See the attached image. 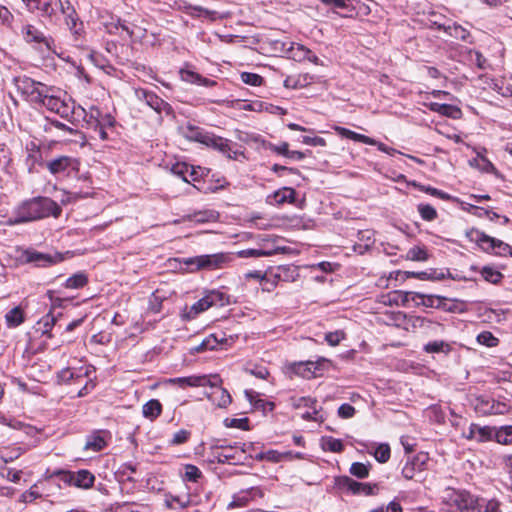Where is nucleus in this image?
<instances>
[{
	"mask_svg": "<svg viewBox=\"0 0 512 512\" xmlns=\"http://www.w3.org/2000/svg\"><path fill=\"white\" fill-rule=\"evenodd\" d=\"M250 374L259 378V379H267L269 376V371L265 366L256 365L252 369L249 370Z\"/></svg>",
	"mask_w": 512,
	"mask_h": 512,
	"instance_id": "774afa93",
	"label": "nucleus"
},
{
	"mask_svg": "<svg viewBox=\"0 0 512 512\" xmlns=\"http://www.w3.org/2000/svg\"><path fill=\"white\" fill-rule=\"evenodd\" d=\"M206 141L207 142L205 145L207 147H211L215 150H218L219 152L226 155L229 159H236L237 152H233V155L231 154V142L228 139L210 133Z\"/></svg>",
	"mask_w": 512,
	"mask_h": 512,
	"instance_id": "dca6fc26",
	"label": "nucleus"
},
{
	"mask_svg": "<svg viewBox=\"0 0 512 512\" xmlns=\"http://www.w3.org/2000/svg\"><path fill=\"white\" fill-rule=\"evenodd\" d=\"M56 477L59 478L63 483L74 486V472L70 471H57L54 473Z\"/></svg>",
	"mask_w": 512,
	"mask_h": 512,
	"instance_id": "338daca9",
	"label": "nucleus"
},
{
	"mask_svg": "<svg viewBox=\"0 0 512 512\" xmlns=\"http://www.w3.org/2000/svg\"><path fill=\"white\" fill-rule=\"evenodd\" d=\"M135 95L138 100L144 101L147 106L152 108L159 115H173V108L171 107V105L163 99H161L154 92L148 91L146 89H137L135 91Z\"/></svg>",
	"mask_w": 512,
	"mask_h": 512,
	"instance_id": "0eeeda50",
	"label": "nucleus"
},
{
	"mask_svg": "<svg viewBox=\"0 0 512 512\" xmlns=\"http://www.w3.org/2000/svg\"><path fill=\"white\" fill-rule=\"evenodd\" d=\"M373 455L375 459L380 463H386L390 458V447L386 443L379 444L374 452Z\"/></svg>",
	"mask_w": 512,
	"mask_h": 512,
	"instance_id": "49530a36",
	"label": "nucleus"
},
{
	"mask_svg": "<svg viewBox=\"0 0 512 512\" xmlns=\"http://www.w3.org/2000/svg\"><path fill=\"white\" fill-rule=\"evenodd\" d=\"M475 410L481 415H499L507 412V405L489 397L479 396L475 399Z\"/></svg>",
	"mask_w": 512,
	"mask_h": 512,
	"instance_id": "9b49d317",
	"label": "nucleus"
},
{
	"mask_svg": "<svg viewBox=\"0 0 512 512\" xmlns=\"http://www.w3.org/2000/svg\"><path fill=\"white\" fill-rule=\"evenodd\" d=\"M322 446L324 450H328L334 453H339L344 449L342 441L333 437L324 438Z\"/></svg>",
	"mask_w": 512,
	"mask_h": 512,
	"instance_id": "a18cd8bd",
	"label": "nucleus"
},
{
	"mask_svg": "<svg viewBox=\"0 0 512 512\" xmlns=\"http://www.w3.org/2000/svg\"><path fill=\"white\" fill-rule=\"evenodd\" d=\"M22 472L20 470H14L11 468H3L1 475L7 480L17 483L21 479Z\"/></svg>",
	"mask_w": 512,
	"mask_h": 512,
	"instance_id": "e2e57ef3",
	"label": "nucleus"
},
{
	"mask_svg": "<svg viewBox=\"0 0 512 512\" xmlns=\"http://www.w3.org/2000/svg\"><path fill=\"white\" fill-rule=\"evenodd\" d=\"M212 307H223L231 303L230 296L221 290H208L205 292Z\"/></svg>",
	"mask_w": 512,
	"mask_h": 512,
	"instance_id": "bb28decb",
	"label": "nucleus"
},
{
	"mask_svg": "<svg viewBox=\"0 0 512 512\" xmlns=\"http://www.w3.org/2000/svg\"><path fill=\"white\" fill-rule=\"evenodd\" d=\"M407 258L412 261H426L428 254L425 248L414 246L408 250Z\"/></svg>",
	"mask_w": 512,
	"mask_h": 512,
	"instance_id": "09e8293b",
	"label": "nucleus"
},
{
	"mask_svg": "<svg viewBox=\"0 0 512 512\" xmlns=\"http://www.w3.org/2000/svg\"><path fill=\"white\" fill-rule=\"evenodd\" d=\"M87 281V277L84 273H76L66 280L65 287L69 289H79L85 286Z\"/></svg>",
	"mask_w": 512,
	"mask_h": 512,
	"instance_id": "79ce46f5",
	"label": "nucleus"
},
{
	"mask_svg": "<svg viewBox=\"0 0 512 512\" xmlns=\"http://www.w3.org/2000/svg\"><path fill=\"white\" fill-rule=\"evenodd\" d=\"M493 439L502 445L512 444V425L501 426L498 429H494Z\"/></svg>",
	"mask_w": 512,
	"mask_h": 512,
	"instance_id": "2f4dec72",
	"label": "nucleus"
},
{
	"mask_svg": "<svg viewBox=\"0 0 512 512\" xmlns=\"http://www.w3.org/2000/svg\"><path fill=\"white\" fill-rule=\"evenodd\" d=\"M211 306V302L207 299V296L204 295L201 299L195 302L191 307L187 314L189 318L196 317L199 313H202L209 309Z\"/></svg>",
	"mask_w": 512,
	"mask_h": 512,
	"instance_id": "ea45409f",
	"label": "nucleus"
},
{
	"mask_svg": "<svg viewBox=\"0 0 512 512\" xmlns=\"http://www.w3.org/2000/svg\"><path fill=\"white\" fill-rule=\"evenodd\" d=\"M265 456L267 461L277 463L285 458L292 457V452L280 453L276 450H269L265 452Z\"/></svg>",
	"mask_w": 512,
	"mask_h": 512,
	"instance_id": "6e6d98bb",
	"label": "nucleus"
},
{
	"mask_svg": "<svg viewBox=\"0 0 512 512\" xmlns=\"http://www.w3.org/2000/svg\"><path fill=\"white\" fill-rule=\"evenodd\" d=\"M14 20L13 14L10 12V10L0 5V21L3 25L7 26L8 28L12 29V23Z\"/></svg>",
	"mask_w": 512,
	"mask_h": 512,
	"instance_id": "052dcab7",
	"label": "nucleus"
},
{
	"mask_svg": "<svg viewBox=\"0 0 512 512\" xmlns=\"http://www.w3.org/2000/svg\"><path fill=\"white\" fill-rule=\"evenodd\" d=\"M423 350L427 353H443L448 354L451 351L449 343L443 340H436L427 343Z\"/></svg>",
	"mask_w": 512,
	"mask_h": 512,
	"instance_id": "c9c22d12",
	"label": "nucleus"
},
{
	"mask_svg": "<svg viewBox=\"0 0 512 512\" xmlns=\"http://www.w3.org/2000/svg\"><path fill=\"white\" fill-rule=\"evenodd\" d=\"M61 212V207L54 200L48 197H36L22 203L15 210V215L10 217L6 224L13 226L49 216L58 217Z\"/></svg>",
	"mask_w": 512,
	"mask_h": 512,
	"instance_id": "f257e3e1",
	"label": "nucleus"
},
{
	"mask_svg": "<svg viewBox=\"0 0 512 512\" xmlns=\"http://www.w3.org/2000/svg\"><path fill=\"white\" fill-rule=\"evenodd\" d=\"M233 261V255L230 253L205 254L195 257L185 258L184 264L190 268L191 272L200 270L212 271L222 269Z\"/></svg>",
	"mask_w": 512,
	"mask_h": 512,
	"instance_id": "f03ea898",
	"label": "nucleus"
},
{
	"mask_svg": "<svg viewBox=\"0 0 512 512\" xmlns=\"http://www.w3.org/2000/svg\"><path fill=\"white\" fill-rule=\"evenodd\" d=\"M5 321L7 326L10 328H15L21 325L24 322V313L20 307H14L10 311H8L5 315Z\"/></svg>",
	"mask_w": 512,
	"mask_h": 512,
	"instance_id": "f704fd0d",
	"label": "nucleus"
},
{
	"mask_svg": "<svg viewBox=\"0 0 512 512\" xmlns=\"http://www.w3.org/2000/svg\"><path fill=\"white\" fill-rule=\"evenodd\" d=\"M58 6L71 33L75 36L82 34L83 23L79 21L77 12L70 0H58Z\"/></svg>",
	"mask_w": 512,
	"mask_h": 512,
	"instance_id": "1a4fd4ad",
	"label": "nucleus"
},
{
	"mask_svg": "<svg viewBox=\"0 0 512 512\" xmlns=\"http://www.w3.org/2000/svg\"><path fill=\"white\" fill-rule=\"evenodd\" d=\"M23 39L29 43L37 45L39 48L45 47L51 50L53 40L47 37L43 31L32 24H25L21 30Z\"/></svg>",
	"mask_w": 512,
	"mask_h": 512,
	"instance_id": "9d476101",
	"label": "nucleus"
},
{
	"mask_svg": "<svg viewBox=\"0 0 512 512\" xmlns=\"http://www.w3.org/2000/svg\"><path fill=\"white\" fill-rule=\"evenodd\" d=\"M355 412V408L348 403H344L338 408V415L343 419L352 418L355 415Z\"/></svg>",
	"mask_w": 512,
	"mask_h": 512,
	"instance_id": "69168bd1",
	"label": "nucleus"
},
{
	"mask_svg": "<svg viewBox=\"0 0 512 512\" xmlns=\"http://www.w3.org/2000/svg\"><path fill=\"white\" fill-rule=\"evenodd\" d=\"M289 402L291 406L295 409H299L301 407H312L316 405V400L310 397H290Z\"/></svg>",
	"mask_w": 512,
	"mask_h": 512,
	"instance_id": "8fccbe9b",
	"label": "nucleus"
},
{
	"mask_svg": "<svg viewBox=\"0 0 512 512\" xmlns=\"http://www.w3.org/2000/svg\"><path fill=\"white\" fill-rule=\"evenodd\" d=\"M471 237L476 243L485 251H496L498 247H500L499 243H503V241L493 238L484 232L473 230L471 231Z\"/></svg>",
	"mask_w": 512,
	"mask_h": 512,
	"instance_id": "a211bd4d",
	"label": "nucleus"
},
{
	"mask_svg": "<svg viewBox=\"0 0 512 512\" xmlns=\"http://www.w3.org/2000/svg\"><path fill=\"white\" fill-rule=\"evenodd\" d=\"M46 168L53 175H63L69 170H77L78 162L68 156H60L45 164Z\"/></svg>",
	"mask_w": 512,
	"mask_h": 512,
	"instance_id": "ddd939ff",
	"label": "nucleus"
},
{
	"mask_svg": "<svg viewBox=\"0 0 512 512\" xmlns=\"http://www.w3.org/2000/svg\"><path fill=\"white\" fill-rule=\"evenodd\" d=\"M108 433L105 431H96L87 437L84 449L92 450L94 452L101 451L107 446L106 435Z\"/></svg>",
	"mask_w": 512,
	"mask_h": 512,
	"instance_id": "412c9836",
	"label": "nucleus"
},
{
	"mask_svg": "<svg viewBox=\"0 0 512 512\" xmlns=\"http://www.w3.org/2000/svg\"><path fill=\"white\" fill-rule=\"evenodd\" d=\"M474 512H502L500 509V503L495 500H484L478 499L477 509Z\"/></svg>",
	"mask_w": 512,
	"mask_h": 512,
	"instance_id": "e433bc0d",
	"label": "nucleus"
},
{
	"mask_svg": "<svg viewBox=\"0 0 512 512\" xmlns=\"http://www.w3.org/2000/svg\"><path fill=\"white\" fill-rule=\"evenodd\" d=\"M494 428L475 424V441L477 443L487 442L493 439Z\"/></svg>",
	"mask_w": 512,
	"mask_h": 512,
	"instance_id": "4c0bfd02",
	"label": "nucleus"
},
{
	"mask_svg": "<svg viewBox=\"0 0 512 512\" xmlns=\"http://www.w3.org/2000/svg\"><path fill=\"white\" fill-rule=\"evenodd\" d=\"M273 251L271 250H263V249H244L240 250L236 253L239 258H258V257H267L271 256Z\"/></svg>",
	"mask_w": 512,
	"mask_h": 512,
	"instance_id": "a19ab883",
	"label": "nucleus"
},
{
	"mask_svg": "<svg viewBox=\"0 0 512 512\" xmlns=\"http://www.w3.org/2000/svg\"><path fill=\"white\" fill-rule=\"evenodd\" d=\"M325 362V359L318 361H304L296 362L291 364L290 370L292 373L306 379L314 378L318 376V371L321 370V366Z\"/></svg>",
	"mask_w": 512,
	"mask_h": 512,
	"instance_id": "f8f14e48",
	"label": "nucleus"
},
{
	"mask_svg": "<svg viewBox=\"0 0 512 512\" xmlns=\"http://www.w3.org/2000/svg\"><path fill=\"white\" fill-rule=\"evenodd\" d=\"M411 298V292L394 291L381 297V302L385 305H405Z\"/></svg>",
	"mask_w": 512,
	"mask_h": 512,
	"instance_id": "5701e85b",
	"label": "nucleus"
},
{
	"mask_svg": "<svg viewBox=\"0 0 512 512\" xmlns=\"http://www.w3.org/2000/svg\"><path fill=\"white\" fill-rule=\"evenodd\" d=\"M181 133L189 141L199 142L203 145L206 144V139L210 135V132L204 131L203 129L192 125H187L186 127H183L181 129Z\"/></svg>",
	"mask_w": 512,
	"mask_h": 512,
	"instance_id": "4be33fe9",
	"label": "nucleus"
},
{
	"mask_svg": "<svg viewBox=\"0 0 512 512\" xmlns=\"http://www.w3.org/2000/svg\"><path fill=\"white\" fill-rule=\"evenodd\" d=\"M405 329L419 331L428 336H436L444 331L442 324L418 315L405 316Z\"/></svg>",
	"mask_w": 512,
	"mask_h": 512,
	"instance_id": "423d86ee",
	"label": "nucleus"
},
{
	"mask_svg": "<svg viewBox=\"0 0 512 512\" xmlns=\"http://www.w3.org/2000/svg\"><path fill=\"white\" fill-rule=\"evenodd\" d=\"M48 91L39 104L45 106L49 111L60 115L62 118H68L73 114L74 105L66 93L53 86H48Z\"/></svg>",
	"mask_w": 512,
	"mask_h": 512,
	"instance_id": "7ed1b4c3",
	"label": "nucleus"
},
{
	"mask_svg": "<svg viewBox=\"0 0 512 512\" xmlns=\"http://www.w3.org/2000/svg\"><path fill=\"white\" fill-rule=\"evenodd\" d=\"M15 85L28 101L35 104H39L45 93L49 92L47 85L26 76L15 78Z\"/></svg>",
	"mask_w": 512,
	"mask_h": 512,
	"instance_id": "39448f33",
	"label": "nucleus"
},
{
	"mask_svg": "<svg viewBox=\"0 0 512 512\" xmlns=\"http://www.w3.org/2000/svg\"><path fill=\"white\" fill-rule=\"evenodd\" d=\"M478 498L466 490L447 488L443 496V502L455 507L459 512H474L477 509Z\"/></svg>",
	"mask_w": 512,
	"mask_h": 512,
	"instance_id": "20e7f679",
	"label": "nucleus"
},
{
	"mask_svg": "<svg viewBox=\"0 0 512 512\" xmlns=\"http://www.w3.org/2000/svg\"><path fill=\"white\" fill-rule=\"evenodd\" d=\"M345 338V333L341 330L329 332L325 335V340L330 346L338 345Z\"/></svg>",
	"mask_w": 512,
	"mask_h": 512,
	"instance_id": "bf43d9fd",
	"label": "nucleus"
},
{
	"mask_svg": "<svg viewBox=\"0 0 512 512\" xmlns=\"http://www.w3.org/2000/svg\"><path fill=\"white\" fill-rule=\"evenodd\" d=\"M201 477V471L198 467L188 464L185 466L184 479L191 482H196Z\"/></svg>",
	"mask_w": 512,
	"mask_h": 512,
	"instance_id": "4d7b16f0",
	"label": "nucleus"
},
{
	"mask_svg": "<svg viewBox=\"0 0 512 512\" xmlns=\"http://www.w3.org/2000/svg\"><path fill=\"white\" fill-rule=\"evenodd\" d=\"M421 300L419 303L426 307H432L434 304V297L433 296H426L424 294L418 293V292H411V298L410 300L416 301Z\"/></svg>",
	"mask_w": 512,
	"mask_h": 512,
	"instance_id": "0e129e2a",
	"label": "nucleus"
},
{
	"mask_svg": "<svg viewBox=\"0 0 512 512\" xmlns=\"http://www.w3.org/2000/svg\"><path fill=\"white\" fill-rule=\"evenodd\" d=\"M426 461L425 455L409 457L402 468V475L406 480H412L417 472H422Z\"/></svg>",
	"mask_w": 512,
	"mask_h": 512,
	"instance_id": "f3484780",
	"label": "nucleus"
},
{
	"mask_svg": "<svg viewBox=\"0 0 512 512\" xmlns=\"http://www.w3.org/2000/svg\"><path fill=\"white\" fill-rule=\"evenodd\" d=\"M171 172L180 177L184 182L190 183L199 178V173L191 165L184 162H177L172 165Z\"/></svg>",
	"mask_w": 512,
	"mask_h": 512,
	"instance_id": "aec40b11",
	"label": "nucleus"
},
{
	"mask_svg": "<svg viewBox=\"0 0 512 512\" xmlns=\"http://www.w3.org/2000/svg\"><path fill=\"white\" fill-rule=\"evenodd\" d=\"M181 79L185 82L195 83L202 86H214L216 82L214 80L204 78L200 74L191 71V70H181L180 71Z\"/></svg>",
	"mask_w": 512,
	"mask_h": 512,
	"instance_id": "a878e982",
	"label": "nucleus"
},
{
	"mask_svg": "<svg viewBox=\"0 0 512 512\" xmlns=\"http://www.w3.org/2000/svg\"><path fill=\"white\" fill-rule=\"evenodd\" d=\"M295 190L293 188L284 187L274 192L272 198L276 204L292 203L295 200Z\"/></svg>",
	"mask_w": 512,
	"mask_h": 512,
	"instance_id": "72a5a7b5",
	"label": "nucleus"
},
{
	"mask_svg": "<svg viewBox=\"0 0 512 512\" xmlns=\"http://www.w3.org/2000/svg\"><path fill=\"white\" fill-rule=\"evenodd\" d=\"M440 29H443L445 33L449 36L454 37L456 39H460L462 41H468L470 38V32L463 28L460 25H450V26H439Z\"/></svg>",
	"mask_w": 512,
	"mask_h": 512,
	"instance_id": "473e14b6",
	"label": "nucleus"
},
{
	"mask_svg": "<svg viewBox=\"0 0 512 512\" xmlns=\"http://www.w3.org/2000/svg\"><path fill=\"white\" fill-rule=\"evenodd\" d=\"M25 260L28 263H35L37 266L46 267L62 260V255L59 253L46 254L35 250L25 252Z\"/></svg>",
	"mask_w": 512,
	"mask_h": 512,
	"instance_id": "4468645a",
	"label": "nucleus"
},
{
	"mask_svg": "<svg viewBox=\"0 0 512 512\" xmlns=\"http://www.w3.org/2000/svg\"><path fill=\"white\" fill-rule=\"evenodd\" d=\"M215 450V458L217 462L221 464L239 460L240 455L244 453V450L234 446H219L215 447Z\"/></svg>",
	"mask_w": 512,
	"mask_h": 512,
	"instance_id": "6ab92c4d",
	"label": "nucleus"
},
{
	"mask_svg": "<svg viewBox=\"0 0 512 512\" xmlns=\"http://www.w3.org/2000/svg\"><path fill=\"white\" fill-rule=\"evenodd\" d=\"M55 323L56 317H54L51 312H49L37 322L36 330L42 335H47L49 338H51V330Z\"/></svg>",
	"mask_w": 512,
	"mask_h": 512,
	"instance_id": "c756f323",
	"label": "nucleus"
},
{
	"mask_svg": "<svg viewBox=\"0 0 512 512\" xmlns=\"http://www.w3.org/2000/svg\"><path fill=\"white\" fill-rule=\"evenodd\" d=\"M220 382V379L217 375L213 376H188V377H178V378H171L167 380V383L172 385H178L181 388L186 387H215L217 383Z\"/></svg>",
	"mask_w": 512,
	"mask_h": 512,
	"instance_id": "6e6552de",
	"label": "nucleus"
},
{
	"mask_svg": "<svg viewBox=\"0 0 512 512\" xmlns=\"http://www.w3.org/2000/svg\"><path fill=\"white\" fill-rule=\"evenodd\" d=\"M190 432L188 430H185V429H181L177 432L174 433L170 443L172 445H180V444H183L185 442L188 441L189 437H190Z\"/></svg>",
	"mask_w": 512,
	"mask_h": 512,
	"instance_id": "680f3d73",
	"label": "nucleus"
},
{
	"mask_svg": "<svg viewBox=\"0 0 512 512\" xmlns=\"http://www.w3.org/2000/svg\"><path fill=\"white\" fill-rule=\"evenodd\" d=\"M291 51H295L294 57H298L299 59H307L315 65L322 64L320 59L315 54H313L310 49L301 44H296V46L292 45Z\"/></svg>",
	"mask_w": 512,
	"mask_h": 512,
	"instance_id": "7c9ffc66",
	"label": "nucleus"
},
{
	"mask_svg": "<svg viewBox=\"0 0 512 512\" xmlns=\"http://www.w3.org/2000/svg\"><path fill=\"white\" fill-rule=\"evenodd\" d=\"M371 465L370 464H364L361 462H354L350 466V473L360 479L367 478L369 475Z\"/></svg>",
	"mask_w": 512,
	"mask_h": 512,
	"instance_id": "37998d69",
	"label": "nucleus"
},
{
	"mask_svg": "<svg viewBox=\"0 0 512 512\" xmlns=\"http://www.w3.org/2000/svg\"><path fill=\"white\" fill-rule=\"evenodd\" d=\"M440 115L450 117L452 119H458L461 117V109L457 106L450 104H442L440 108Z\"/></svg>",
	"mask_w": 512,
	"mask_h": 512,
	"instance_id": "603ef678",
	"label": "nucleus"
},
{
	"mask_svg": "<svg viewBox=\"0 0 512 512\" xmlns=\"http://www.w3.org/2000/svg\"><path fill=\"white\" fill-rule=\"evenodd\" d=\"M162 412V405L159 400L151 399L146 402L142 407V414L145 418L154 420L160 416Z\"/></svg>",
	"mask_w": 512,
	"mask_h": 512,
	"instance_id": "c85d7f7f",
	"label": "nucleus"
},
{
	"mask_svg": "<svg viewBox=\"0 0 512 512\" xmlns=\"http://www.w3.org/2000/svg\"><path fill=\"white\" fill-rule=\"evenodd\" d=\"M477 341L487 347H494L498 344V339L489 331H484L477 336Z\"/></svg>",
	"mask_w": 512,
	"mask_h": 512,
	"instance_id": "5fc2aeb1",
	"label": "nucleus"
},
{
	"mask_svg": "<svg viewBox=\"0 0 512 512\" xmlns=\"http://www.w3.org/2000/svg\"><path fill=\"white\" fill-rule=\"evenodd\" d=\"M339 484L353 494L374 495L378 489L376 484L360 483L347 476L342 477Z\"/></svg>",
	"mask_w": 512,
	"mask_h": 512,
	"instance_id": "2eb2a0df",
	"label": "nucleus"
},
{
	"mask_svg": "<svg viewBox=\"0 0 512 512\" xmlns=\"http://www.w3.org/2000/svg\"><path fill=\"white\" fill-rule=\"evenodd\" d=\"M418 212L421 218L425 221H433L437 218L436 209L429 204H419Z\"/></svg>",
	"mask_w": 512,
	"mask_h": 512,
	"instance_id": "de8ad7c7",
	"label": "nucleus"
},
{
	"mask_svg": "<svg viewBox=\"0 0 512 512\" xmlns=\"http://www.w3.org/2000/svg\"><path fill=\"white\" fill-rule=\"evenodd\" d=\"M373 233L370 230H364L358 232V237L361 241H364V244H359L354 246V251L363 254L367 251L373 244L372 240Z\"/></svg>",
	"mask_w": 512,
	"mask_h": 512,
	"instance_id": "58836bf2",
	"label": "nucleus"
},
{
	"mask_svg": "<svg viewBox=\"0 0 512 512\" xmlns=\"http://www.w3.org/2000/svg\"><path fill=\"white\" fill-rule=\"evenodd\" d=\"M216 213L214 211H204L195 213L191 219L198 223H204L214 221L216 219Z\"/></svg>",
	"mask_w": 512,
	"mask_h": 512,
	"instance_id": "13d9d810",
	"label": "nucleus"
},
{
	"mask_svg": "<svg viewBox=\"0 0 512 512\" xmlns=\"http://www.w3.org/2000/svg\"><path fill=\"white\" fill-rule=\"evenodd\" d=\"M240 78L243 83L251 86H260L263 83V78L259 74L243 72L240 75Z\"/></svg>",
	"mask_w": 512,
	"mask_h": 512,
	"instance_id": "3c124183",
	"label": "nucleus"
},
{
	"mask_svg": "<svg viewBox=\"0 0 512 512\" xmlns=\"http://www.w3.org/2000/svg\"><path fill=\"white\" fill-rule=\"evenodd\" d=\"M29 10L40 11L43 16L50 17L53 13V8L49 0H22Z\"/></svg>",
	"mask_w": 512,
	"mask_h": 512,
	"instance_id": "cd10ccee",
	"label": "nucleus"
},
{
	"mask_svg": "<svg viewBox=\"0 0 512 512\" xmlns=\"http://www.w3.org/2000/svg\"><path fill=\"white\" fill-rule=\"evenodd\" d=\"M95 476L88 470L82 469L74 472V486L81 489L93 487Z\"/></svg>",
	"mask_w": 512,
	"mask_h": 512,
	"instance_id": "393cba45",
	"label": "nucleus"
},
{
	"mask_svg": "<svg viewBox=\"0 0 512 512\" xmlns=\"http://www.w3.org/2000/svg\"><path fill=\"white\" fill-rule=\"evenodd\" d=\"M481 275L487 282L492 284H498L503 278V274L501 272L488 266L482 268Z\"/></svg>",
	"mask_w": 512,
	"mask_h": 512,
	"instance_id": "c03bdc74",
	"label": "nucleus"
},
{
	"mask_svg": "<svg viewBox=\"0 0 512 512\" xmlns=\"http://www.w3.org/2000/svg\"><path fill=\"white\" fill-rule=\"evenodd\" d=\"M103 113L98 107L91 106L88 111H85V118L89 125L95 127L98 124V120L101 119Z\"/></svg>",
	"mask_w": 512,
	"mask_h": 512,
	"instance_id": "864d4df0",
	"label": "nucleus"
},
{
	"mask_svg": "<svg viewBox=\"0 0 512 512\" xmlns=\"http://www.w3.org/2000/svg\"><path fill=\"white\" fill-rule=\"evenodd\" d=\"M334 130L342 137H345V138H348V139H351V140H354L357 142H361V143L368 144V145H376L377 144L376 140H374L366 135L356 133L352 130H349V129L341 127V126H335Z\"/></svg>",
	"mask_w": 512,
	"mask_h": 512,
	"instance_id": "b1692460",
	"label": "nucleus"
}]
</instances>
